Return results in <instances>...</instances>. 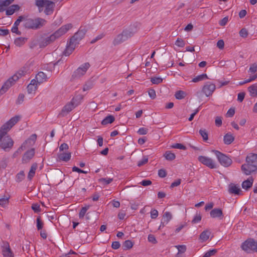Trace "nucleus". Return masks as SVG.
Masks as SVG:
<instances>
[{
  "mask_svg": "<svg viewBox=\"0 0 257 257\" xmlns=\"http://www.w3.org/2000/svg\"><path fill=\"white\" fill-rule=\"evenodd\" d=\"M21 116L16 115L4 123L0 128V148L5 151H9L14 145V141L10 136L8 132L20 120Z\"/></svg>",
  "mask_w": 257,
  "mask_h": 257,
  "instance_id": "obj_1",
  "label": "nucleus"
},
{
  "mask_svg": "<svg viewBox=\"0 0 257 257\" xmlns=\"http://www.w3.org/2000/svg\"><path fill=\"white\" fill-rule=\"evenodd\" d=\"M35 5L38 8L40 13L42 12L45 8L44 12L46 15L52 14L55 7V3L50 0H35Z\"/></svg>",
  "mask_w": 257,
  "mask_h": 257,
  "instance_id": "obj_2",
  "label": "nucleus"
},
{
  "mask_svg": "<svg viewBox=\"0 0 257 257\" xmlns=\"http://www.w3.org/2000/svg\"><path fill=\"white\" fill-rule=\"evenodd\" d=\"M47 21L42 18H37L35 19H28L24 22V27L28 29H38L44 26Z\"/></svg>",
  "mask_w": 257,
  "mask_h": 257,
  "instance_id": "obj_3",
  "label": "nucleus"
},
{
  "mask_svg": "<svg viewBox=\"0 0 257 257\" xmlns=\"http://www.w3.org/2000/svg\"><path fill=\"white\" fill-rule=\"evenodd\" d=\"M241 248L247 253L257 252V241L253 238H248L242 243Z\"/></svg>",
  "mask_w": 257,
  "mask_h": 257,
  "instance_id": "obj_4",
  "label": "nucleus"
},
{
  "mask_svg": "<svg viewBox=\"0 0 257 257\" xmlns=\"http://www.w3.org/2000/svg\"><path fill=\"white\" fill-rule=\"evenodd\" d=\"M213 152L221 165L225 167H228L231 165L232 161L228 157L218 151L215 150Z\"/></svg>",
  "mask_w": 257,
  "mask_h": 257,
  "instance_id": "obj_5",
  "label": "nucleus"
},
{
  "mask_svg": "<svg viewBox=\"0 0 257 257\" xmlns=\"http://www.w3.org/2000/svg\"><path fill=\"white\" fill-rule=\"evenodd\" d=\"M89 67L90 64L87 62L81 65L73 72L71 76V80L78 79L83 76Z\"/></svg>",
  "mask_w": 257,
  "mask_h": 257,
  "instance_id": "obj_6",
  "label": "nucleus"
},
{
  "mask_svg": "<svg viewBox=\"0 0 257 257\" xmlns=\"http://www.w3.org/2000/svg\"><path fill=\"white\" fill-rule=\"evenodd\" d=\"M87 32V30L85 28L79 29L75 34L70 38L71 43L77 45L79 42L83 38Z\"/></svg>",
  "mask_w": 257,
  "mask_h": 257,
  "instance_id": "obj_7",
  "label": "nucleus"
},
{
  "mask_svg": "<svg viewBox=\"0 0 257 257\" xmlns=\"http://www.w3.org/2000/svg\"><path fill=\"white\" fill-rule=\"evenodd\" d=\"M246 162V164L242 165L241 167L242 171L246 175H249L257 170V165L250 162Z\"/></svg>",
  "mask_w": 257,
  "mask_h": 257,
  "instance_id": "obj_8",
  "label": "nucleus"
},
{
  "mask_svg": "<svg viewBox=\"0 0 257 257\" xmlns=\"http://www.w3.org/2000/svg\"><path fill=\"white\" fill-rule=\"evenodd\" d=\"M216 89V86L214 84L207 82L203 85L202 88V92L208 97L211 96Z\"/></svg>",
  "mask_w": 257,
  "mask_h": 257,
  "instance_id": "obj_9",
  "label": "nucleus"
},
{
  "mask_svg": "<svg viewBox=\"0 0 257 257\" xmlns=\"http://www.w3.org/2000/svg\"><path fill=\"white\" fill-rule=\"evenodd\" d=\"M72 28V25L71 24H67L66 25L62 26L57 31L52 34V36L55 37V40L65 34L68 30Z\"/></svg>",
  "mask_w": 257,
  "mask_h": 257,
  "instance_id": "obj_10",
  "label": "nucleus"
},
{
  "mask_svg": "<svg viewBox=\"0 0 257 257\" xmlns=\"http://www.w3.org/2000/svg\"><path fill=\"white\" fill-rule=\"evenodd\" d=\"M198 160L202 164L211 169L216 168L215 162L210 158L204 156H200L198 157Z\"/></svg>",
  "mask_w": 257,
  "mask_h": 257,
  "instance_id": "obj_11",
  "label": "nucleus"
},
{
  "mask_svg": "<svg viewBox=\"0 0 257 257\" xmlns=\"http://www.w3.org/2000/svg\"><path fill=\"white\" fill-rule=\"evenodd\" d=\"M2 247L3 255L5 257H14L8 242L4 241Z\"/></svg>",
  "mask_w": 257,
  "mask_h": 257,
  "instance_id": "obj_12",
  "label": "nucleus"
},
{
  "mask_svg": "<svg viewBox=\"0 0 257 257\" xmlns=\"http://www.w3.org/2000/svg\"><path fill=\"white\" fill-rule=\"evenodd\" d=\"M228 191L230 194H233L237 195H240L241 192L239 186L233 183H230L229 184Z\"/></svg>",
  "mask_w": 257,
  "mask_h": 257,
  "instance_id": "obj_13",
  "label": "nucleus"
},
{
  "mask_svg": "<svg viewBox=\"0 0 257 257\" xmlns=\"http://www.w3.org/2000/svg\"><path fill=\"white\" fill-rule=\"evenodd\" d=\"M28 67L27 66H25L12 76V79H13V80L14 81H16L20 77H21L23 76H24L28 72Z\"/></svg>",
  "mask_w": 257,
  "mask_h": 257,
  "instance_id": "obj_14",
  "label": "nucleus"
},
{
  "mask_svg": "<svg viewBox=\"0 0 257 257\" xmlns=\"http://www.w3.org/2000/svg\"><path fill=\"white\" fill-rule=\"evenodd\" d=\"M74 104H73L71 102L66 104L62 109L61 112L59 113L58 116H64L66 114L70 112L73 109L75 108Z\"/></svg>",
  "mask_w": 257,
  "mask_h": 257,
  "instance_id": "obj_15",
  "label": "nucleus"
},
{
  "mask_svg": "<svg viewBox=\"0 0 257 257\" xmlns=\"http://www.w3.org/2000/svg\"><path fill=\"white\" fill-rule=\"evenodd\" d=\"M12 79V76L3 85L1 89H0V95L5 93L8 89L11 87L15 82Z\"/></svg>",
  "mask_w": 257,
  "mask_h": 257,
  "instance_id": "obj_16",
  "label": "nucleus"
},
{
  "mask_svg": "<svg viewBox=\"0 0 257 257\" xmlns=\"http://www.w3.org/2000/svg\"><path fill=\"white\" fill-rule=\"evenodd\" d=\"M35 155L34 149H32L27 151L24 155L22 161L23 163H27L29 162L31 159L34 157Z\"/></svg>",
  "mask_w": 257,
  "mask_h": 257,
  "instance_id": "obj_17",
  "label": "nucleus"
},
{
  "mask_svg": "<svg viewBox=\"0 0 257 257\" xmlns=\"http://www.w3.org/2000/svg\"><path fill=\"white\" fill-rule=\"evenodd\" d=\"M210 216L213 218H218L222 219L223 217V212L220 208H214L210 212Z\"/></svg>",
  "mask_w": 257,
  "mask_h": 257,
  "instance_id": "obj_18",
  "label": "nucleus"
},
{
  "mask_svg": "<svg viewBox=\"0 0 257 257\" xmlns=\"http://www.w3.org/2000/svg\"><path fill=\"white\" fill-rule=\"evenodd\" d=\"M55 41V37L50 35L49 37L46 38L41 41L39 43V46L40 48L45 47L48 45L50 44L52 42Z\"/></svg>",
  "mask_w": 257,
  "mask_h": 257,
  "instance_id": "obj_19",
  "label": "nucleus"
},
{
  "mask_svg": "<svg viewBox=\"0 0 257 257\" xmlns=\"http://www.w3.org/2000/svg\"><path fill=\"white\" fill-rule=\"evenodd\" d=\"M14 0H0V12L6 10V8L14 2Z\"/></svg>",
  "mask_w": 257,
  "mask_h": 257,
  "instance_id": "obj_20",
  "label": "nucleus"
},
{
  "mask_svg": "<svg viewBox=\"0 0 257 257\" xmlns=\"http://www.w3.org/2000/svg\"><path fill=\"white\" fill-rule=\"evenodd\" d=\"M76 46V45L71 43L70 41L69 44L67 46L65 50L63 52V54L66 56L70 55L74 51Z\"/></svg>",
  "mask_w": 257,
  "mask_h": 257,
  "instance_id": "obj_21",
  "label": "nucleus"
},
{
  "mask_svg": "<svg viewBox=\"0 0 257 257\" xmlns=\"http://www.w3.org/2000/svg\"><path fill=\"white\" fill-rule=\"evenodd\" d=\"M20 9V7L18 5H13L8 7L6 10V14L7 16L12 15L15 12Z\"/></svg>",
  "mask_w": 257,
  "mask_h": 257,
  "instance_id": "obj_22",
  "label": "nucleus"
},
{
  "mask_svg": "<svg viewBox=\"0 0 257 257\" xmlns=\"http://www.w3.org/2000/svg\"><path fill=\"white\" fill-rule=\"evenodd\" d=\"M253 182V179L252 177H249L246 180L244 181L241 184L242 188L248 190L249 188H251L252 186V184Z\"/></svg>",
  "mask_w": 257,
  "mask_h": 257,
  "instance_id": "obj_23",
  "label": "nucleus"
},
{
  "mask_svg": "<svg viewBox=\"0 0 257 257\" xmlns=\"http://www.w3.org/2000/svg\"><path fill=\"white\" fill-rule=\"evenodd\" d=\"M136 32V31L134 30L132 28H130L128 29H125L122 32V33L125 39L127 40L128 38L132 37L134 34Z\"/></svg>",
  "mask_w": 257,
  "mask_h": 257,
  "instance_id": "obj_24",
  "label": "nucleus"
},
{
  "mask_svg": "<svg viewBox=\"0 0 257 257\" xmlns=\"http://www.w3.org/2000/svg\"><path fill=\"white\" fill-rule=\"evenodd\" d=\"M172 215L169 212H166L164 213L163 216V219L162 221V224L163 227L165 226V225L168 224L169 221L172 219Z\"/></svg>",
  "mask_w": 257,
  "mask_h": 257,
  "instance_id": "obj_25",
  "label": "nucleus"
},
{
  "mask_svg": "<svg viewBox=\"0 0 257 257\" xmlns=\"http://www.w3.org/2000/svg\"><path fill=\"white\" fill-rule=\"evenodd\" d=\"M71 157V153H63L59 154L58 157L60 161L68 162L70 160Z\"/></svg>",
  "mask_w": 257,
  "mask_h": 257,
  "instance_id": "obj_26",
  "label": "nucleus"
},
{
  "mask_svg": "<svg viewBox=\"0 0 257 257\" xmlns=\"http://www.w3.org/2000/svg\"><path fill=\"white\" fill-rule=\"evenodd\" d=\"M37 135L36 134H33L28 139L26 140L24 143H25V145L27 146V147H31L35 143Z\"/></svg>",
  "mask_w": 257,
  "mask_h": 257,
  "instance_id": "obj_27",
  "label": "nucleus"
},
{
  "mask_svg": "<svg viewBox=\"0 0 257 257\" xmlns=\"http://www.w3.org/2000/svg\"><path fill=\"white\" fill-rule=\"evenodd\" d=\"M234 140V137L231 134H225L223 138L224 143L226 145H229Z\"/></svg>",
  "mask_w": 257,
  "mask_h": 257,
  "instance_id": "obj_28",
  "label": "nucleus"
},
{
  "mask_svg": "<svg viewBox=\"0 0 257 257\" xmlns=\"http://www.w3.org/2000/svg\"><path fill=\"white\" fill-rule=\"evenodd\" d=\"M36 78L38 84H40L46 80L47 76L43 72H39L36 75Z\"/></svg>",
  "mask_w": 257,
  "mask_h": 257,
  "instance_id": "obj_29",
  "label": "nucleus"
},
{
  "mask_svg": "<svg viewBox=\"0 0 257 257\" xmlns=\"http://www.w3.org/2000/svg\"><path fill=\"white\" fill-rule=\"evenodd\" d=\"M211 232L208 230H204L199 236V239L201 240L202 242L206 241L208 239Z\"/></svg>",
  "mask_w": 257,
  "mask_h": 257,
  "instance_id": "obj_30",
  "label": "nucleus"
},
{
  "mask_svg": "<svg viewBox=\"0 0 257 257\" xmlns=\"http://www.w3.org/2000/svg\"><path fill=\"white\" fill-rule=\"evenodd\" d=\"M37 167L38 166L36 163H34L31 166L30 170L29 171V172L28 175V179L29 180H31L33 177L34 176Z\"/></svg>",
  "mask_w": 257,
  "mask_h": 257,
  "instance_id": "obj_31",
  "label": "nucleus"
},
{
  "mask_svg": "<svg viewBox=\"0 0 257 257\" xmlns=\"http://www.w3.org/2000/svg\"><path fill=\"white\" fill-rule=\"evenodd\" d=\"M126 41L122 33L118 34L114 39L113 43L114 45H118Z\"/></svg>",
  "mask_w": 257,
  "mask_h": 257,
  "instance_id": "obj_32",
  "label": "nucleus"
},
{
  "mask_svg": "<svg viewBox=\"0 0 257 257\" xmlns=\"http://www.w3.org/2000/svg\"><path fill=\"white\" fill-rule=\"evenodd\" d=\"M246 162H250L257 165V154H252L247 156Z\"/></svg>",
  "mask_w": 257,
  "mask_h": 257,
  "instance_id": "obj_33",
  "label": "nucleus"
},
{
  "mask_svg": "<svg viewBox=\"0 0 257 257\" xmlns=\"http://www.w3.org/2000/svg\"><path fill=\"white\" fill-rule=\"evenodd\" d=\"M114 120H115L114 117L113 115H109L106 116V117H105V118H104L102 120L101 124L102 125H106L108 123H111L114 121Z\"/></svg>",
  "mask_w": 257,
  "mask_h": 257,
  "instance_id": "obj_34",
  "label": "nucleus"
},
{
  "mask_svg": "<svg viewBox=\"0 0 257 257\" xmlns=\"http://www.w3.org/2000/svg\"><path fill=\"white\" fill-rule=\"evenodd\" d=\"M164 157L167 160L171 161L175 159L176 156L171 151H167L164 153Z\"/></svg>",
  "mask_w": 257,
  "mask_h": 257,
  "instance_id": "obj_35",
  "label": "nucleus"
},
{
  "mask_svg": "<svg viewBox=\"0 0 257 257\" xmlns=\"http://www.w3.org/2000/svg\"><path fill=\"white\" fill-rule=\"evenodd\" d=\"M83 99V96L82 95H77L73 98L71 102L74 104L75 107L77 106Z\"/></svg>",
  "mask_w": 257,
  "mask_h": 257,
  "instance_id": "obj_36",
  "label": "nucleus"
},
{
  "mask_svg": "<svg viewBox=\"0 0 257 257\" xmlns=\"http://www.w3.org/2000/svg\"><path fill=\"white\" fill-rule=\"evenodd\" d=\"M187 94L186 93L182 90H178L176 92L175 94V97L177 99L181 100L184 98Z\"/></svg>",
  "mask_w": 257,
  "mask_h": 257,
  "instance_id": "obj_37",
  "label": "nucleus"
},
{
  "mask_svg": "<svg viewBox=\"0 0 257 257\" xmlns=\"http://www.w3.org/2000/svg\"><path fill=\"white\" fill-rule=\"evenodd\" d=\"M248 90L250 95L252 96H255L257 95V85L253 84L250 86L248 87Z\"/></svg>",
  "mask_w": 257,
  "mask_h": 257,
  "instance_id": "obj_38",
  "label": "nucleus"
},
{
  "mask_svg": "<svg viewBox=\"0 0 257 257\" xmlns=\"http://www.w3.org/2000/svg\"><path fill=\"white\" fill-rule=\"evenodd\" d=\"M134 245V243L130 240L124 241L122 244V247L124 250L131 249Z\"/></svg>",
  "mask_w": 257,
  "mask_h": 257,
  "instance_id": "obj_39",
  "label": "nucleus"
},
{
  "mask_svg": "<svg viewBox=\"0 0 257 257\" xmlns=\"http://www.w3.org/2000/svg\"><path fill=\"white\" fill-rule=\"evenodd\" d=\"M206 78H208V76L206 74H202L198 75L192 80V82L196 83L199 81L203 80Z\"/></svg>",
  "mask_w": 257,
  "mask_h": 257,
  "instance_id": "obj_40",
  "label": "nucleus"
},
{
  "mask_svg": "<svg viewBox=\"0 0 257 257\" xmlns=\"http://www.w3.org/2000/svg\"><path fill=\"white\" fill-rule=\"evenodd\" d=\"M26 40L25 38L19 37L15 39L14 43L17 46L21 47L25 44Z\"/></svg>",
  "mask_w": 257,
  "mask_h": 257,
  "instance_id": "obj_41",
  "label": "nucleus"
},
{
  "mask_svg": "<svg viewBox=\"0 0 257 257\" xmlns=\"http://www.w3.org/2000/svg\"><path fill=\"white\" fill-rule=\"evenodd\" d=\"M199 133L202 137L204 141L206 142L208 140V132L205 129H200L199 131Z\"/></svg>",
  "mask_w": 257,
  "mask_h": 257,
  "instance_id": "obj_42",
  "label": "nucleus"
},
{
  "mask_svg": "<svg viewBox=\"0 0 257 257\" xmlns=\"http://www.w3.org/2000/svg\"><path fill=\"white\" fill-rule=\"evenodd\" d=\"M9 197L4 196H0V205L5 206L9 203Z\"/></svg>",
  "mask_w": 257,
  "mask_h": 257,
  "instance_id": "obj_43",
  "label": "nucleus"
},
{
  "mask_svg": "<svg viewBox=\"0 0 257 257\" xmlns=\"http://www.w3.org/2000/svg\"><path fill=\"white\" fill-rule=\"evenodd\" d=\"M151 81L153 84H159L162 82L163 78L160 77H152L151 78Z\"/></svg>",
  "mask_w": 257,
  "mask_h": 257,
  "instance_id": "obj_44",
  "label": "nucleus"
},
{
  "mask_svg": "<svg viewBox=\"0 0 257 257\" xmlns=\"http://www.w3.org/2000/svg\"><path fill=\"white\" fill-rule=\"evenodd\" d=\"M25 173L23 171H20L19 173L16 175V181L17 182H21L25 178Z\"/></svg>",
  "mask_w": 257,
  "mask_h": 257,
  "instance_id": "obj_45",
  "label": "nucleus"
},
{
  "mask_svg": "<svg viewBox=\"0 0 257 257\" xmlns=\"http://www.w3.org/2000/svg\"><path fill=\"white\" fill-rule=\"evenodd\" d=\"M89 207V206H88L83 207L81 208V209L79 213V217L80 218H82L84 216V215H85L86 211L88 209Z\"/></svg>",
  "mask_w": 257,
  "mask_h": 257,
  "instance_id": "obj_46",
  "label": "nucleus"
},
{
  "mask_svg": "<svg viewBox=\"0 0 257 257\" xmlns=\"http://www.w3.org/2000/svg\"><path fill=\"white\" fill-rule=\"evenodd\" d=\"M175 247H176L178 249L179 253H184L186 250V246L185 245H176Z\"/></svg>",
  "mask_w": 257,
  "mask_h": 257,
  "instance_id": "obj_47",
  "label": "nucleus"
},
{
  "mask_svg": "<svg viewBox=\"0 0 257 257\" xmlns=\"http://www.w3.org/2000/svg\"><path fill=\"white\" fill-rule=\"evenodd\" d=\"M175 45L179 47H183L185 43L183 39L178 38L175 42Z\"/></svg>",
  "mask_w": 257,
  "mask_h": 257,
  "instance_id": "obj_48",
  "label": "nucleus"
},
{
  "mask_svg": "<svg viewBox=\"0 0 257 257\" xmlns=\"http://www.w3.org/2000/svg\"><path fill=\"white\" fill-rule=\"evenodd\" d=\"M202 216L200 213L197 214L192 220V223L193 224L198 223L201 220Z\"/></svg>",
  "mask_w": 257,
  "mask_h": 257,
  "instance_id": "obj_49",
  "label": "nucleus"
},
{
  "mask_svg": "<svg viewBox=\"0 0 257 257\" xmlns=\"http://www.w3.org/2000/svg\"><path fill=\"white\" fill-rule=\"evenodd\" d=\"M216 252L217 250L216 249H213L206 252L202 257H210L214 255Z\"/></svg>",
  "mask_w": 257,
  "mask_h": 257,
  "instance_id": "obj_50",
  "label": "nucleus"
},
{
  "mask_svg": "<svg viewBox=\"0 0 257 257\" xmlns=\"http://www.w3.org/2000/svg\"><path fill=\"white\" fill-rule=\"evenodd\" d=\"M172 148H175V149H181V150H186L187 149L185 146H184L183 145H182L181 144H179V143L174 144L172 146Z\"/></svg>",
  "mask_w": 257,
  "mask_h": 257,
  "instance_id": "obj_51",
  "label": "nucleus"
},
{
  "mask_svg": "<svg viewBox=\"0 0 257 257\" xmlns=\"http://www.w3.org/2000/svg\"><path fill=\"white\" fill-rule=\"evenodd\" d=\"M37 86L36 85H31L29 84L27 86V91L29 93H32L34 92L37 89Z\"/></svg>",
  "mask_w": 257,
  "mask_h": 257,
  "instance_id": "obj_52",
  "label": "nucleus"
},
{
  "mask_svg": "<svg viewBox=\"0 0 257 257\" xmlns=\"http://www.w3.org/2000/svg\"><path fill=\"white\" fill-rule=\"evenodd\" d=\"M257 71V64L254 63L253 64H252L250 65L249 69V72H250L251 73H254Z\"/></svg>",
  "mask_w": 257,
  "mask_h": 257,
  "instance_id": "obj_53",
  "label": "nucleus"
},
{
  "mask_svg": "<svg viewBox=\"0 0 257 257\" xmlns=\"http://www.w3.org/2000/svg\"><path fill=\"white\" fill-rule=\"evenodd\" d=\"M148 161V158L147 156H145L143 157L142 160H140L138 162V166L141 167L143 165L146 164Z\"/></svg>",
  "mask_w": 257,
  "mask_h": 257,
  "instance_id": "obj_54",
  "label": "nucleus"
},
{
  "mask_svg": "<svg viewBox=\"0 0 257 257\" xmlns=\"http://www.w3.org/2000/svg\"><path fill=\"white\" fill-rule=\"evenodd\" d=\"M148 132V129L145 127H141L139 129L137 133L140 135H146Z\"/></svg>",
  "mask_w": 257,
  "mask_h": 257,
  "instance_id": "obj_55",
  "label": "nucleus"
},
{
  "mask_svg": "<svg viewBox=\"0 0 257 257\" xmlns=\"http://www.w3.org/2000/svg\"><path fill=\"white\" fill-rule=\"evenodd\" d=\"M240 36L243 38L247 37L248 35V32L246 29L243 28L239 31Z\"/></svg>",
  "mask_w": 257,
  "mask_h": 257,
  "instance_id": "obj_56",
  "label": "nucleus"
},
{
  "mask_svg": "<svg viewBox=\"0 0 257 257\" xmlns=\"http://www.w3.org/2000/svg\"><path fill=\"white\" fill-rule=\"evenodd\" d=\"M43 223L41 220L40 217L37 218V227L38 230L41 229L43 228Z\"/></svg>",
  "mask_w": 257,
  "mask_h": 257,
  "instance_id": "obj_57",
  "label": "nucleus"
},
{
  "mask_svg": "<svg viewBox=\"0 0 257 257\" xmlns=\"http://www.w3.org/2000/svg\"><path fill=\"white\" fill-rule=\"evenodd\" d=\"M113 181L112 178H101L99 180L100 182H104L105 184H109Z\"/></svg>",
  "mask_w": 257,
  "mask_h": 257,
  "instance_id": "obj_58",
  "label": "nucleus"
},
{
  "mask_svg": "<svg viewBox=\"0 0 257 257\" xmlns=\"http://www.w3.org/2000/svg\"><path fill=\"white\" fill-rule=\"evenodd\" d=\"M148 94H149V96L152 99H155L156 98V91L154 89H149V90L148 91Z\"/></svg>",
  "mask_w": 257,
  "mask_h": 257,
  "instance_id": "obj_59",
  "label": "nucleus"
},
{
  "mask_svg": "<svg viewBox=\"0 0 257 257\" xmlns=\"http://www.w3.org/2000/svg\"><path fill=\"white\" fill-rule=\"evenodd\" d=\"M158 175L161 178H164L167 175L166 171L163 169H160L158 171Z\"/></svg>",
  "mask_w": 257,
  "mask_h": 257,
  "instance_id": "obj_60",
  "label": "nucleus"
},
{
  "mask_svg": "<svg viewBox=\"0 0 257 257\" xmlns=\"http://www.w3.org/2000/svg\"><path fill=\"white\" fill-rule=\"evenodd\" d=\"M32 209L36 213L40 211V206L37 204H33L32 206Z\"/></svg>",
  "mask_w": 257,
  "mask_h": 257,
  "instance_id": "obj_61",
  "label": "nucleus"
},
{
  "mask_svg": "<svg viewBox=\"0 0 257 257\" xmlns=\"http://www.w3.org/2000/svg\"><path fill=\"white\" fill-rule=\"evenodd\" d=\"M150 213H151V217L152 219H155L158 216V211L156 209L152 210Z\"/></svg>",
  "mask_w": 257,
  "mask_h": 257,
  "instance_id": "obj_62",
  "label": "nucleus"
},
{
  "mask_svg": "<svg viewBox=\"0 0 257 257\" xmlns=\"http://www.w3.org/2000/svg\"><path fill=\"white\" fill-rule=\"evenodd\" d=\"M148 239L149 242L153 243H156L157 242L155 236L153 234H149Z\"/></svg>",
  "mask_w": 257,
  "mask_h": 257,
  "instance_id": "obj_63",
  "label": "nucleus"
},
{
  "mask_svg": "<svg viewBox=\"0 0 257 257\" xmlns=\"http://www.w3.org/2000/svg\"><path fill=\"white\" fill-rule=\"evenodd\" d=\"M235 113V109L233 108H230L226 113V116L227 117H232Z\"/></svg>",
  "mask_w": 257,
  "mask_h": 257,
  "instance_id": "obj_64",
  "label": "nucleus"
}]
</instances>
